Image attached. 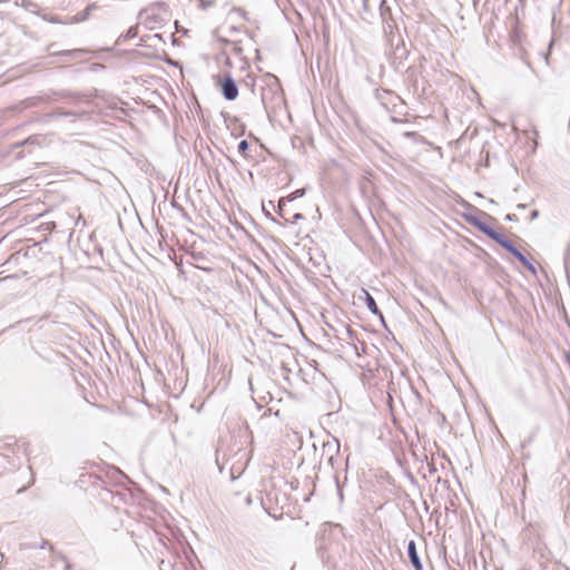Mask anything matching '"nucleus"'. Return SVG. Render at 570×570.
I'll return each mask as SVG.
<instances>
[{
  "instance_id": "f257e3e1",
  "label": "nucleus",
  "mask_w": 570,
  "mask_h": 570,
  "mask_svg": "<svg viewBox=\"0 0 570 570\" xmlns=\"http://www.w3.org/2000/svg\"><path fill=\"white\" fill-rule=\"evenodd\" d=\"M468 222L478 228L480 232L485 234L489 238L501 245L504 249L511 253L527 269L532 273H535V268L533 264L502 234L494 230L487 223L482 222L480 218L475 216H471L468 218Z\"/></svg>"
},
{
  "instance_id": "f03ea898",
  "label": "nucleus",
  "mask_w": 570,
  "mask_h": 570,
  "mask_svg": "<svg viewBox=\"0 0 570 570\" xmlns=\"http://www.w3.org/2000/svg\"><path fill=\"white\" fill-rule=\"evenodd\" d=\"M261 101L268 112L279 108L284 102L283 90L279 80L272 73H266L261 79Z\"/></svg>"
},
{
  "instance_id": "7ed1b4c3",
  "label": "nucleus",
  "mask_w": 570,
  "mask_h": 570,
  "mask_svg": "<svg viewBox=\"0 0 570 570\" xmlns=\"http://www.w3.org/2000/svg\"><path fill=\"white\" fill-rule=\"evenodd\" d=\"M222 94L226 100H235L238 96V88L235 80L227 75L222 81Z\"/></svg>"
},
{
  "instance_id": "20e7f679",
  "label": "nucleus",
  "mask_w": 570,
  "mask_h": 570,
  "mask_svg": "<svg viewBox=\"0 0 570 570\" xmlns=\"http://www.w3.org/2000/svg\"><path fill=\"white\" fill-rule=\"evenodd\" d=\"M340 453V442L334 439L333 441H327L323 443V456H327L328 464L334 468L335 460L337 454Z\"/></svg>"
},
{
  "instance_id": "39448f33",
  "label": "nucleus",
  "mask_w": 570,
  "mask_h": 570,
  "mask_svg": "<svg viewBox=\"0 0 570 570\" xmlns=\"http://www.w3.org/2000/svg\"><path fill=\"white\" fill-rule=\"evenodd\" d=\"M358 299H364L367 309L372 314L379 315L383 320V314L379 309L375 299L373 298V296L365 288L361 289V294L358 295Z\"/></svg>"
},
{
  "instance_id": "423d86ee",
  "label": "nucleus",
  "mask_w": 570,
  "mask_h": 570,
  "mask_svg": "<svg viewBox=\"0 0 570 570\" xmlns=\"http://www.w3.org/2000/svg\"><path fill=\"white\" fill-rule=\"evenodd\" d=\"M407 556L415 570H423V566L417 554L414 540H410L407 543Z\"/></svg>"
},
{
  "instance_id": "0eeeda50",
  "label": "nucleus",
  "mask_w": 570,
  "mask_h": 570,
  "mask_svg": "<svg viewBox=\"0 0 570 570\" xmlns=\"http://www.w3.org/2000/svg\"><path fill=\"white\" fill-rule=\"evenodd\" d=\"M305 195V188H299V189H296L295 191H293L289 196H287L286 198H281L279 202H278V207H279V210H283V206L287 203V202H293L294 199L296 198H301Z\"/></svg>"
},
{
  "instance_id": "6e6552de",
  "label": "nucleus",
  "mask_w": 570,
  "mask_h": 570,
  "mask_svg": "<svg viewBox=\"0 0 570 570\" xmlns=\"http://www.w3.org/2000/svg\"><path fill=\"white\" fill-rule=\"evenodd\" d=\"M96 7L94 4H90L88 6L85 10L78 12L76 16H73L71 22H82L85 20L88 19V17L90 16V12L95 9Z\"/></svg>"
},
{
  "instance_id": "1a4fd4ad",
  "label": "nucleus",
  "mask_w": 570,
  "mask_h": 570,
  "mask_svg": "<svg viewBox=\"0 0 570 570\" xmlns=\"http://www.w3.org/2000/svg\"><path fill=\"white\" fill-rule=\"evenodd\" d=\"M83 51L80 49H73V50H62L59 52H53V55H60V56H71L73 58L80 56Z\"/></svg>"
},
{
  "instance_id": "9d476101",
  "label": "nucleus",
  "mask_w": 570,
  "mask_h": 570,
  "mask_svg": "<svg viewBox=\"0 0 570 570\" xmlns=\"http://www.w3.org/2000/svg\"><path fill=\"white\" fill-rule=\"evenodd\" d=\"M248 148H249V144L247 140H240L238 142L237 149H238L239 154L244 155L248 150Z\"/></svg>"
},
{
  "instance_id": "9b49d317",
  "label": "nucleus",
  "mask_w": 570,
  "mask_h": 570,
  "mask_svg": "<svg viewBox=\"0 0 570 570\" xmlns=\"http://www.w3.org/2000/svg\"><path fill=\"white\" fill-rule=\"evenodd\" d=\"M244 83L245 86H247L248 88H250L252 91H254V87H255V79L250 76H247V78L244 80Z\"/></svg>"
},
{
  "instance_id": "f8f14e48",
  "label": "nucleus",
  "mask_w": 570,
  "mask_h": 570,
  "mask_svg": "<svg viewBox=\"0 0 570 570\" xmlns=\"http://www.w3.org/2000/svg\"><path fill=\"white\" fill-rule=\"evenodd\" d=\"M137 36V27H131L128 29L127 33H126V39H132Z\"/></svg>"
},
{
  "instance_id": "ddd939ff",
  "label": "nucleus",
  "mask_w": 570,
  "mask_h": 570,
  "mask_svg": "<svg viewBox=\"0 0 570 570\" xmlns=\"http://www.w3.org/2000/svg\"><path fill=\"white\" fill-rule=\"evenodd\" d=\"M234 11H235L236 13H238L242 18H244V19H248V18H247V12H246L245 10H243V9H239V8H238V9H235Z\"/></svg>"
},
{
  "instance_id": "4468645a",
  "label": "nucleus",
  "mask_w": 570,
  "mask_h": 570,
  "mask_svg": "<svg viewBox=\"0 0 570 570\" xmlns=\"http://www.w3.org/2000/svg\"><path fill=\"white\" fill-rule=\"evenodd\" d=\"M303 218H304V216L302 214L297 213L294 215L292 223H296L297 220L303 219Z\"/></svg>"
},
{
  "instance_id": "2eb2a0df",
  "label": "nucleus",
  "mask_w": 570,
  "mask_h": 570,
  "mask_svg": "<svg viewBox=\"0 0 570 570\" xmlns=\"http://www.w3.org/2000/svg\"><path fill=\"white\" fill-rule=\"evenodd\" d=\"M538 215H539V212H538V210H533V212L531 213V219L537 218V217H538Z\"/></svg>"
},
{
  "instance_id": "dca6fc26",
  "label": "nucleus",
  "mask_w": 570,
  "mask_h": 570,
  "mask_svg": "<svg viewBox=\"0 0 570 570\" xmlns=\"http://www.w3.org/2000/svg\"><path fill=\"white\" fill-rule=\"evenodd\" d=\"M505 219L507 220H514L515 219V215L509 214V215H507Z\"/></svg>"
},
{
  "instance_id": "f3484780",
  "label": "nucleus",
  "mask_w": 570,
  "mask_h": 570,
  "mask_svg": "<svg viewBox=\"0 0 570 570\" xmlns=\"http://www.w3.org/2000/svg\"><path fill=\"white\" fill-rule=\"evenodd\" d=\"M337 488H338V497L341 500H343V492H342V489L338 483H337Z\"/></svg>"
},
{
  "instance_id": "a211bd4d",
  "label": "nucleus",
  "mask_w": 570,
  "mask_h": 570,
  "mask_svg": "<svg viewBox=\"0 0 570 570\" xmlns=\"http://www.w3.org/2000/svg\"><path fill=\"white\" fill-rule=\"evenodd\" d=\"M346 333L348 334L350 337L353 336V331L350 327L346 328Z\"/></svg>"
},
{
  "instance_id": "6ab92c4d",
  "label": "nucleus",
  "mask_w": 570,
  "mask_h": 570,
  "mask_svg": "<svg viewBox=\"0 0 570 570\" xmlns=\"http://www.w3.org/2000/svg\"><path fill=\"white\" fill-rule=\"evenodd\" d=\"M531 441H532V439H531V438H529L527 441H524V442L522 443V448H524V446H525L527 444H529Z\"/></svg>"
},
{
  "instance_id": "aec40b11",
  "label": "nucleus",
  "mask_w": 570,
  "mask_h": 570,
  "mask_svg": "<svg viewBox=\"0 0 570 570\" xmlns=\"http://www.w3.org/2000/svg\"><path fill=\"white\" fill-rule=\"evenodd\" d=\"M218 40L224 42V43H227L228 41L225 39V38H222V37H218Z\"/></svg>"
},
{
  "instance_id": "412c9836",
  "label": "nucleus",
  "mask_w": 570,
  "mask_h": 570,
  "mask_svg": "<svg viewBox=\"0 0 570 570\" xmlns=\"http://www.w3.org/2000/svg\"><path fill=\"white\" fill-rule=\"evenodd\" d=\"M404 135H405L406 137H411V136H413V135H414V132H405Z\"/></svg>"
},
{
  "instance_id": "4be33fe9",
  "label": "nucleus",
  "mask_w": 570,
  "mask_h": 570,
  "mask_svg": "<svg viewBox=\"0 0 570 570\" xmlns=\"http://www.w3.org/2000/svg\"><path fill=\"white\" fill-rule=\"evenodd\" d=\"M230 31H237V28L230 27Z\"/></svg>"
},
{
  "instance_id": "5701e85b",
  "label": "nucleus",
  "mask_w": 570,
  "mask_h": 570,
  "mask_svg": "<svg viewBox=\"0 0 570 570\" xmlns=\"http://www.w3.org/2000/svg\"><path fill=\"white\" fill-rule=\"evenodd\" d=\"M564 266H566V268L568 267V261H567V258L564 259Z\"/></svg>"
},
{
  "instance_id": "b1692460",
  "label": "nucleus",
  "mask_w": 570,
  "mask_h": 570,
  "mask_svg": "<svg viewBox=\"0 0 570 570\" xmlns=\"http://www.w3.org/2000/svg\"><path fill=\"white\" fill-rule=\"evenodd\" d=\"M31 141V139H26L24 144H29Z\"/></svg>"
}]
</instances>
